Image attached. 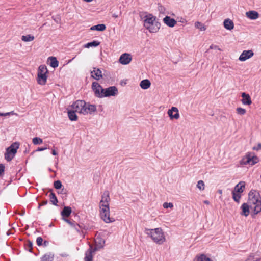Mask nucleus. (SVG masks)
<instances>
[{
    "mask_svg": "<svg viewBox=\"0 0 261 261\" xmlns=\"http://www.w3.org/2000/svg\"><path fill=\"white\" fill-rule=\"evenodd\" d=\"M254 53L251 50H244L240 55L239 60L243 62L253 57Z\"/></svg>",
    "mask_w": 261,
    "mask_h": 261,
    "instance_id": "15",
    "label": "nucleus"
},
{
    "mask_svg": "<svg viewBox=\"0 0 261 261\" xmlns=\"http://www.w3.org/2000/svg\"><path fill=\"white\" fill-rule=\"evenodd\" d=\"M42 242H43V239L41 237H39L37 238L36 243L38 246L42 245Z\"/></svg>",
    "mask_w": 261,
    "mask_h": 261,
    "instance_id": "44",
    "label": "nucleus"
},
{
    "mask_svg": "<svg viewBox=\"0 0 261 261\" xmlns=\"http://www.w3.org/2000/svg\"><path fill=\"white\" fill-rule=\"evenodd\" d=\"M250 207L249 203H243L240 207V209L241 210L240 215L246 217L248 216L250 214Z\"/></svg>",
    "mask_w": 261,
    "mask_h": 261,
    "instance_id": "18",
    "label": "nucleus"
},
{
    "mask_svg": "<svg viewBox=\"0 0 261 261\" xmlns=\"http://www.w3.org/2000/svg\"><path fill=\"white\" fill-rule=\"evenodd\" d=\"M106 29V25L104 24H98L93 25L87 30V32L90 31H103Z\"/></svg>",
    "mask_w": 261,
    "mask_h": 261,
    "instance_id": "23",
    "label": "nucleus"
},
{
    "mask_svg": "<svg viewBox=\"0 0 261 261\" xmlns=\"http://www.w3.org/2000/svg\"><path fill=\"white\" fill-rule=\"evenodd\" d=\"M261 199L259 192L256 190H252L248 194V203L256 201L257 200Z\"/></svg>",
    "mask_w": 261,
    "mask_h": 261,
    "instance_id": "13",
    "label": "nucleus"
},
{
    "mask_svg": "<svg viewBox=\"0 0 261 261\" xmlns=\"http://www.w3.org/2000/svg\"><path fill=\"white\" fill-rule=\"evenodd\" d=\"M232 194L233 200L238 203H240V199L241 198V194L232 191Z\"/></svg>",
    "mask_w": 261,
    "mask_h": 261,
    "instance_id": "33",
    "label": "nucleus"
},
{
    "mask_svg": "<svg viewBox=\"0 0 261 261\" xmlns=\"http://www.w3.org/2000/svg\"><path fill=\"white\" fill-rule=\"evenodd\" d=\"M32 142L34 145H37L43 143V140L39 137H34L32 139Z\"/></svg>",
    "mask_w": 261,
    "mask_h": 261,
    "instance_id": "36",
    "label": "nucleus"
},
{
    "mask_svg": "<svg viewBox=\"0 0 261 261\" xmlns=\"http://www.w3.org/2000/svg\"><path fill=\"white\" fill-rule=\"evenodd\" d=\"M210 48V49H212L220 50V49L217 46L214 45H211Z\"/></svg>",
    "mask_w": 261,
    "mask_h": 261,
    "instance_id": "51",
    "label": "nucleus"
},
{
    "mask_svg": "<svg viewBox=\"0 0 261 261\" xmlns=\"http://www.w3.org/2000/svg\"><path fill=\"white\" fill-rule=\"evenodd\" d=\"M48 74L47 67L45 65H40L37 72L36 81L37 83L41 86L45 85L47 83Z\"/></svg>",
    "mask_w": 261,
    "mask_h": 261,
    "instance_id": "5",
    "label": "nucleus"
},
{
    "mask_svg": "<svg viewBox=\"0 0 261 261\" xmlns=\"http://www.w3.org/2000/svg\"><path fill=\"white\" fill-rule=\"evenodd\" d=\"M51 153L54 155H56L58 154L57 152L55 150H54V149L52 150Z\"/></svg>",
    "mask_w": 261,
    "mask_h": 261,
    "instance_id": "52",
    "label": "nucleus"
},
{
    "mask_svg": "<svg viewBox=\"0 0 261 261\" xmlns=\"http://www.w3.org/2000/svg\"><path fill=\"white\" fill-rule=\"evenodd\" d=\"M241 102L243 105L250 106L252 104V100L250 95L245 92L241 93Z\"/></svg>",
    "mask_w": 261,
    "mask_h": 261,
    "instance_id": "16",
    "label": "nucleus"
},
{
    "mask_svg": "<svg viewBox=\"0 0 261 261\" xmlns=\"http://www.w3.org/2000/svg\"><path fill=\"white\" fill-rule=\"evenodd\" d=\"M48 60L50 61L49 65L53 68H56L58 66V61L55 57H50L48 58Z\"/></svg>",
    "mask_w": 261,
    "mask_h": 261,
    "instance_id": "29",
    "label": "nucleus"
},
{
    "mask_svg": "<svg viewBox=\"0 0 261 261\" xmlns=\"http://www.w3.org/2000/svg\"><path fill=\"white\" fill-rule=\"evenodd\" d=\"M71 213V208L69 206L64 207L61 214L63 217H68Z\"/></svg>",
    "mask_w": 261,
    "mask_h": 261,
    "instance_id": "30",
    "label": "nucleus"
},
{
    "mask_svg": "<svg viewBox=\"0 0 261 261\" xmlns=\"http://www.w3.org/2000/svg\"><path fill=\"white\" fill-rule=\"evenodd\" d=\"M197 188L200 191H203L205 189V184L203 180H199L196 185Z\"/></svg>",
    "mask_w": 261,
    "mask_h": 261,
    "instance_id": "38",
    "label": "nucleus"
},
{
    "mask_svg": "<svg viewBox=\"0 0 261 261\" xmlns=\"http://www.w3.org/2000/svg\"><path fill=\"white\" fill-rule=\"evenodd\" d=\"M34 38H35L34 36L30 34H27L26 35H23L21 37V39L24 42L32 41L34 39Z\"/></svg>",
    "mask_w": 261,
    "mask_h": 261,
    "instance_id": "31",
    "label": "nucleus"
},
{
    "mask_svg": "<svg viewBox=\"0 0 261 261\" xmlns=\"http://www.w3.org/2000/svg\"><path fill=\"white\" fill-rule=\"evenodd\" d=\"M144 25L150 33H156L161 27V23L155 16L149 14L145 17Z\"/></svg>",
    "mask_w": 261,
    "mask_h": 261,
    "instance_id": "4",
    "label": "nucleus"
},
{
    "mask_svg": "<svg viewBox=\"0 0 261 261\" xmlns=\"http://www.w3.org/2000/svg\"><path fill=\"white\" fill-rule=\"evenodd\" d=\"M99 42L97 41H93L92 42H90L87 43L84 45V47L85 48H90V47H96L99 44Z\"/></svg>",
    "mask_w": 261,
    "mask_h": 261,
    "instance_id": "34",
    "label": "nucleus"
},
{
    "mask_svg": "<svg viewBox=\"0 0 261 261\" xmlns=\"http://www.w3.org/2000/svg\"><path fill=\"white\" fill-rule=\"evenodd\" d=\"M204 203L207 204V205H208L210 204V202L208 201V200H204L203 201Z\"/></svg>",
    "mask_w": 261,
    "mask_h": 261,
    "instance_id": "53",
    "label": "nucleus"
},
{
    "mask_svg": "<svg viewBox=\"0 0 261 261\" xmlns=\"http://www.w3.org/2000/svg\"><path fill=\"white\" fill-rule=\"evenodd\" d=\"M245 261H261V256L257 253H251Z\"/></svg>",
    "mask_w": 261,
    "mask_h": 261,
    "instance_id": "22",
    "label": "nucleus"
},
{
    "mask_svg": "<svg viewBox=\"0 0 261 261\" xmlns=\"http://www.w3.org/2000/svg\"><path fill=\"white\" fill-rule=\"evenodd\" d=\"M218 193L221 194L222 193V190H218Z\"/></svg>",
    "mask_w": 261,
    "mask_h": 261,
    "instance_id": "54",
    "label": "nucleus"
},
{
    "mask_svg": "<svg viewBox=\"0 0 261 261\" xmlns=\"http://www.w3.org/2000/svg\"><path fill=\"white\" fill-rule=\"evenodd\" d=\"M193 261H213V260L208 254L199 253L195 256Z\"/></svg>",
    "mask_w": 261,
    "mask_h": 261,
    "instance_id": "17",
    "label": "nucleus"
},
{
    "mask_svg": "<svg viewBox=\"0 0 261 261\" xmlns=\"http://www.w3.org/2000/svg\"><path fill=\"white\" fill-rule=\"evenodd\" d=\"M248 203L250 204V208L252 210L254 215H256L261 212V199L250 202Z\"/></svg>",
    "mask_w": 261,
    "mask_h": 261,
    "instance_id": "10",
    "label": "nucleus"
},
{
    "mask_svg": "<svg viewBox=\"0 0 261 261\" xmlns=\"http://www.w3.org/2000/svg\"><path fill=\"white\" fill-rule=\"evenodd\" d=\"M158 10L161 12V13H164L165 10V8H164V6H163L162 5L159 4H158Z\"/></svg>",
    "mask_w": 261,
    "mask_h": 261,
    "instance_id": "45",
    "label": "nucleus"
},
{
    "mask_svg": "<svg viewBox=\"0 0 261 261\" xmlns=\"http://www.w3.org/2000/svg\"><path fill=\"white\" fill-rule=\"evenodd\" d=\"M91 76L95 80H98L102 77V72L101 70L96 68H93L91 71Z\"/></svg>",
    "mask_w": 261,
    "mask_h": 261,
    "instance_id": "19",
    "label": "nucleus"
},
{
    "mask_svg": "<svg viewBox=\"0 0 261 261\" xmlns=\"http://www.w3.org/2000/svg\"><path fill=\"white\" fill-rule=\"evenodd\" d=\"M223 24L225 28L228 30H232L234 27L233 21L229 19H225L223 22Z\"/></svg>",
    "mask_w": 261,
    "mask_h": 261,
    "instance_id": "26",
    "label": "nucleus"
},
{
    "mask_svg": "<svg viewBox=\"0 0 261 261\" xmlns=\"http://www.w3.org/2000/svg\"><path fill=\"white\" fill-rule=\"evenodd\" d=\"M54 255L52 253H47L44 254L41 258V261H53Z\"/></svg>",
    "mask_w": 261,
    "mask_h": 261,
    "instance_id": "28",
    "label": "nucleus"
},
{
    "mask_svg": "<svg viewBox=\"0 0 261 261\" xmlns=\"http://www.w3.org/2000/svg\"><path fill=\"white\" fill-rule=\"evenodd\" d=\"M236 111L237 114L240 115H244L246 113V109L241 107L237 108Z\"/></svg>",
    "mask_w": 261,
    "mask_h": 261,
    "instance_id": "39",
    "label": "nucleus"
},
{
    "mask_svg": "<svg viewBox=\"0 0 261 261\" xmlns=\"http://www.w3.org/2000/svg\"><path fill=\"white\" fill-rule=\"evenodd\" d=\"M85 261H92V250L89 249L85 253Z\"/></svg>",
    "mask_w": 261,
    "mask_h": 261,
    "instance_id": "35",
    "label": "nucleus"
},
{
    "mask_svg": "<svg viewBox=\"0 0 261 261\" xmlns=\"http://www.w3.org/2000/svg\"><path fill=\"white\" fill-rule=\"evenodd\" d=\"M92 88L96 96L98 97H103L105 89L102 88L97 82H93Z\"/></svg>",
    "mask_w": 261,
    "mask_h": 261,
    "instance_id": "7",
    "label": "nucleus"
},
{
    "mask_svg": "<svg viewBox=\"0 0 261 261\" xmlns=\"http://www.w3.org/2000/svg\"><path fill=\"white\" fill-rule=\"evenodd\" d=\"M140 86L143 90L148 89L151 86V82L148 79L143 80L140 83Z\"/></svg>",
    "mask_w": 261,
    "mask_h": 261,
    "instance_id": "25",
    "label": "nucleus"
},
{
    "mask_svg": "<svg viewBox=\"0 0 261 261\" xmlns=\"http://www.w3.org/2000/svg\"><path fill=\"white\" fill-rule=\"evenodd\" d=\"M50 201L54 205H57L58 203V200L55 194L50 193L49 195Z\"/></svg>",
    "mask_w": 261,
    "mask_h": 261,
    "instance_id": "40",
    "label": "nucleus"
},
{
    "mask_svg": "<svg viewBox=\"0 0 261 261\" xmlns=\"http://www.w3.org/2000/svg\"><path fill=\"white\" fill-rule=\"evenodd\" d=\"M72 227L74 228L77 232L80 231L81 227L79 224H74Z\"/></svg>",
    "mask_w": 261,
    "mask_h": 261,
    "instance_id": "47",
    "label": "nucleus"
},
{
    "mask_svg": "<svg viewBox=\"0 0 261 261\" xmlns=\"http://www.w3.org/2000/svg\"><path fill=\"white\" fill-rule=\"evenodd\" d=\"M62 186V183L60 180H57L54 182V187L57 189H60Z\"/></svg>",
    "mask_w": 261,
    "mask_h": 261,
    "instance_id": "42",
    "label": "nucleus"
},
{
    "mask_svg": "<svg viewBox=\"0 0 261 261\" xmlns=\"http://www.w3.org/2000/svg\"><path fill=\"white\" fill-rule=\"evenodd\" d=\"M132 60V57L130 54L124 53L122 54L119 59V62L122 65L128 64Z\"/></svg>",
    "mask_w": 261,
    "mask_h": 261,
    "instance_id": "12",
    "label": "nucleus"
},
{
    "mask_svg": "<svg viewBox=\"0 0 261 261\" xmlns=\"http://www.w3.org/2000/svg\"><path fill=\"white\" fill-rule=\"evenodd\" d=\"M76 112L72 109L68 112V116L71 121H76L77 120V116L76 114Z\"/></svg>",
    "mask_w": 261,
    "mask_h": 261,
    "instance_id": "27",
    "label": "nucleus"
},
{
    "mask_svg": "<svg viewBox=\"0 0 261 261\" xmlns=\"http://www.w3.org/2000/svg\"><path fill=\"white\" fill-rule=\"evenodd\" d=\"M110 198L108 191H105L102 195L99 203V215L101 219L106 223L115 221L113 218L110 217Z\"/></svg>",
    "mask_w": 261,
    "mask_h": 261,
    "instance_id": "1",
    "label": "nucleus"
},
{
    "mask_svg": "<svg viewBox=\"0 0 261 261\" xmlns=\"http://www.w3.org/2000/svg\"><path fill=\"white\" fill-rule=\"evenodd\" d=\"M246 16L250 19L255 20L259 17V14L255 11H249L246 13Z\"/></svg>",
    "mask_w": 261,
    "mask_h": 261,
    "instance_id": "24",
    "label": "nucleus"
},
{
    "mask_svg": "<svg viewBox=\"0 0 261 261\" xmlns=\"http://www.w3.org/2000/svg\"><path fill=\"white\" fill-rule=\"evenodd\" d=\"M118 93V90L115 86L110 87L104 89L103 97L115 96Z\"/></svg>",
    "mask_w": 261,
    "mask_h": 261,
    "instance_id": "14",
    "label": "nucleus"
},
{
    "mask_svg": "<svg viewBox=\"0 0 261 261\" xmlns=\"http://www.w3.org/2000/svg\"><path fill=\"white\" fill-rule=\"evenodd\" d=\"M195 27L198 29L200 31H204L205 30L206 28L204 24L200 22H196L195 23Z\"/></svg>",
    "mask_w": 261,
    "mask_h": 261,
    "instance_id": "37",
    "label": "nucleus"
},
{
    "mask_svg": "<svg viewBox=\"0 0 261 261\" xmlns=\"http://www.w3.org/2000/svg\"><path fill=\"white\" fill-rule=\"evenodd\" d=\"M144 232L155 244L162 245L166 242V236L162 228H145Z\"/></svg>",
    "mask_w": 261,
    "mask_h": 261,
    "instance_id": "3",
    "label": "nucleus"
},
{
    "mask_svg": "<svg viewBox=\"0 0 261 261\" xmlns=\"http://www.w3.org/2000/svg\"><path fill=\"white\" fill-rule=\"evenodd\" d=\"M19 146V143L15 142L13 143L9 147H8L6 150L5 159L8 162L11 161L16 154Z\"/></svg>",
    "mask_w": 261,
    "mask_h": 261,
    "instance_id": "6",
    "label": "nucleus"
},
{
    "mask_svg": "<svg viewBox=\"0 0 261 261\" xmlns=\"http://www.w3.org/2000/svg\"><path fill=\"white\" fill-rule=\"evenodd\" d=\"M84 1L85 2H91L92 0H84Z\"/></svg>",
    "mask_w": 261,
    "mask_h": 261,
    "instance_id": "55",
    "label": "nucleus"
},
{
    "mask_svg": "<svg viewBox=\"0 0 261 261\" xmlns=\"http://www.w3.org/2000/svg\"><path fill=\"white\" fill-rule=\"evenodd\" d=\"M63 220L66 222L68 224H69L72 227H73V226L74 225V224L75 223H72L71 222V221H70L69 220L67 219H65V218H63Z\"/></svg>",
    "mask_w": 261,
    "mask_h": 261,
    "instance_id": "49",
    "label": "nucleus"
},
{
    "mask_svg": "<svg viewBox=\"0 0 261 261\" xmlns=\"http://www.w3.org/2000/svg\"><path fill=\"white\" fill-rule=\"evenodd\" d=\"M105 244V240L101 237L97 236L95 239V248L93 250L91 247L89 249L92 250V253L103 247Z\"/></svg>",
    "mask_w": 261,
    "mask_h": 261,
    "instance_id": "9",
    "label": "nucleus"
},
{
    "mask_svg": "<svg viewBox=\"0 0 261 261\" xmlns=\"http://www.w3.org/2000/svg\"><path fill=\"white\" fill-rule=\"evenodd\" d=\"M163 21L165 24L169 27H173L176 23V21L174 18H172L168 16L164 18Z\"/></svg>",
    "mask_w": 261,
    "mask_h": 261,
    "instance_id": "21",
    "label": "nucleus"
},
{
    "mask_svg": "<svg viewBox=\"0 0 261 261\" xmlns=\"http://www.w3.org/2000/svg\"><path fill=\"white\" fill-rule=\"evenodd\" d=\"M71 107L75 112L84 115H91L97 110L95 105L87 103L84 100H76Z\"/></svg>",
    "mask_w": 261,
    "mask_h": 261,
    "instance_id": "2",
    "label": "nucleus"
},
{
    "mask_svg": "<svg viewBox=\"0 0 261 261\" xmlns=\"http://www.w3.org/2000/svg\"><path fill=\"white\" fill-rule=\"evenodd\" d=\"M167 114L170 120H178L180 118L178 109L175 107H172L167 111Z\"/></svg>",
    "mask_w": 261,
    "mask_h": 261,
    "instance_id": "8",
    "label": "nucleus"
},
{
    "mask_svg": "<svg viewBox=\"0 0 261 261\" xmlns=\"http://www.w3.org/2000/svg\"><path fill=\"white\" fill-rule=\"evenodd\" d=\"M47 149V148L46 147H38L36 151H42L45 150Z\"/></svg>",
    "mask_w": 261,
    "mask_h": 261,
    "instance_id": "50",
    "label": "nucleus"
},
{
    "mask_svg": "<svg viewBox=\"0 0 261 261\" xmlns=\"http://www.w3.org/2000/svg\"><path fill=\"white\" fill-rule=\"evenodd\" d=\"M163 206L165 209L168 208H172L173 207V204L171 202H164L163 204Z\"/></svg>",
    "mask_w": 261,
    "mask_h": 261,
    "instance_id": "41",
    "label": "nucleus"
},
{
    "mask_svg": "<svg viewBox=\"0 0 261 261\" xmlns=\"http://www.w3.org/2000/svg\"><path fill=\"white\" fill-rule=\"evenodd\" d=\"M5 166L3 164H0V176L4 173Z\"/></svg>",
    "mask_w": 261,
    "mask_h": 261,
    "instance_id": "48",
    "label": "nucleus"
},
{
    "mask_svg": "<svg viewBox=\"0 0 261 261\" xmlns=\"http://www.w3.org/2000/svg\"><path fill=\"white\" fill-rule=\"evenodd\" d=\"M251 166H253L255 164L258 163L259 162V158L254 154V153L251 152Z\"/></svg>",
    "mask_w": 261,
    "mask_h": 261,
    "instance_id": "32",
    "label": "nucleus"
},
{
    "mask_svg": "<svg viewBox=\"0 0 261 261\" xmlns=\"http://www.w3.org/2000/svg\"><path fill=\"white\" fill-rule=\"evenodd\" d=\"M11 114L13 115V114H15V113H14L13 111H11L10 112H7V113H0V116H7L10 115Z\"/></svg>",
    "mask_w": 261,
    "mask_h": 261,
    "instance_id": "46",
    "label": "nucleus"
},
{
    "mask_svg": "<svg viewBox=\"0 0 261 261\" xmlns=\"http://www.w3.org/2000/svg\"><path fill=\"white\" fill-rule=\"evenodd\" d=\"M252 150L255 151H259L261 150V143H258L256 144V145L253 146L252 147Z\"/></svg>",
    "mask_w": 261,
    "mask_h": 261,
    "instance_id": "43",
    "label": "nucleus"
},
{
    "mask_svg": "<svg viewBox=\"0 0 261 261\" xmlns=\"http://www.w3.org/2000/svg\"><path fill=\"white\" fill-rule=\"evenodd\" d=\"M59 19V18H57V19H55V20L56 21V22H58V20Z\"/></svg>",
    "mask_w": 261,
    "mask_h": 261,
    "instance_id": "56",
    "label": "nucleus"
},
{
    "mask_svg": "<svg viewBox=\"0 0 261 261\" xmlns=\"http://www.w3.org/2000/svg\"><path fill=\"white\" fill-rule=\"evenodd\" d=\"M245 188V182L244 181H240L239 182L235 187L232 191L235 192L242 194Z\"/></svg>",
    "mask_w": 261,
    "mask_h": 261,
    "instance_id": "20",
    "label": "nucleus"
},
{
    "mask_svg": "<svg viewBox=\"0 0 261 261\" xmlns=\"http://www.w3.org/2000/svg\"><path fill=\"white\" fill-rule=\"evenodd\" d=\"M251 152H247L244 156L242 157L241 160L239 161V165L240 166H244L247 165L251 166Z\"/></svg>",
    "mask_w": 261,
    "mask_h": 261,
    "instance_id": "11",
    "label": "nucleus"
}]
</instances>
